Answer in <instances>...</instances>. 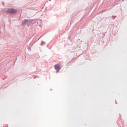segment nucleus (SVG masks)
Returning a JSON list of instances; mask_svg holds the SVG:
<instances>
[{"label":"nucleus","mask_w":127,"mask_h":127,"mask_svg":"<svg viewBox=\"0 0 127 127\" xmlns=\"http://www.w3.org/2000/svg\"><path fill=\"white\" fill-rule=\"evenodd\" d=\"M17 12V10L15 9L9 8L7 10V13H14Z\"/></svg>","instance_id":"f257e3e1"},{"label":"nucleus","mask_w":127,"mask_h":127,"mask_svg":"<svg viewBox=\"0 0 127 127\" xmlns=\"http://www.w3.org/2000/svg\"><path fill=\"white\" fill-rule=\"evenodd\" d=\"M55 68L57 71V72H59V70L61 68V67H60L59 65L58 64H57L55 65Z\"/></svg>","instance_id":"f03ea898"},{"label":"nucleus","mask_w":127,"mask_h":127,"mask_svg":"<svg viewBox=\"0 0 127 127\" xmlns=\"http://www.w3.org/2000/svg\"><path fill=\"white\" fill-rule=\"evenodd\" d=\"M32 21L31 20H27L26 21V22H27V23H32Z\"/></svg>","instance_id":"7ed1b4c3"},{"label":"nucleus","mask_w":127,"mask_h":127,"mask_svg":"<svg viewBox=\"0 0 127 127\" xmlns=\"http://www.w3.org/2000/svg\"><path fill=\"white\" fill-rule=\"evenodd\" d=\"M122 0V1H123V0Z\"/></svg>","instance_id":"20e7f679"}]
</instances>
